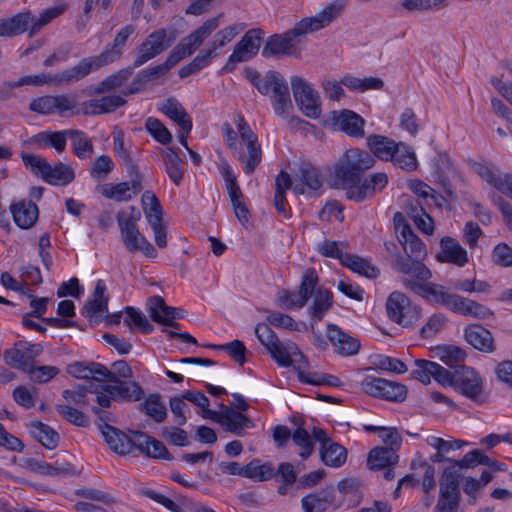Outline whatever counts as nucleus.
<instances>
[{"instance_id":"f257e3e1","label":"nucleus","mask_w":512,"mask_h":512,"mask_svg":"<svg viewBox=\"0 0 512 512\" xmlns=\"http://www.w3.org/2000/svg\"><path fill=\"white\" fill-rule=\"evenodd\" d=\"M376 163L373 156L359 148L347 149L334 163L332 180L334 187L346 190V198L360 203L381 192L388 184V176L384 172L364 177Z\"/></svg>"},{"instance_id":"f03ea898","label":"nucleus","mask_w":512,"mask_h":512,"mask_svg":"<svg viewBox=\"0 0 512 512\" xmlns=\"http://www.w3.org/2000/svg\"><path fill=\"white\" fill-rule=\"evenodd\" d=\"M394 221L395 228L400 233L398 241L403 247L407 257L396 254L392 263V268L401 274L409 275L419 281L430 280L432 278V272L423 263L427 256L426 245L414 233L400 212H397L394 215Z\"/></svg>"},{"instance_id":"7ed1b4c3","label":"nucleus","mask_w":512,"mask_h":512,"mask_svg":"<svg viewBox=\"0 0 512 512\" xmlns=\"http://www.w3.org/2000/svg\"><path fill=\"white\" fill-rule=\"evenodd\" d=\"M243 76L261 94L270 96L276 115L284 117L293 108L287 81L276 70H269L264 75L251 67L243 70Z\"/></svg>"},{"instance_id":"20e7f679","label":"nucleus","mask_w":512,"mask_h":512,"mask_svg":"<svg viewBox=\"0 0 512 512\" xmlns=\"http://www.w3.org/2000/svg\"><path fill=\"white\" fill-rule=\"evenodd\" d=\"M130 215L125 211H120L116 215L117 223L120 229L121 240L130 253L142 252L147 258H155L157 250L139 231L136 221L140 218V212L136 207L130 206Z\"/></svg>"},{"instance_id":"39448f33","label":"nucleus","mask_w":512,"mask_h":512,"mask_svg":"<svg viewBox=\"0 0 512 512\" xmlns=\"http://www.w3.org/2000/svg\"><path fill=\"white\" fill-rule=\"evenodd\" d=\"M20 157L32 174L50 185L66 186L75 179L74 170L67 164L58 162L52 166L44 157L25 152H21Z\"/></svg>"},{"instance_id":"423d86ee","label":"nucleus","mask_w":512,"mask_h":512,"mask_svg":"<svg viewBox=\"0 0 512 512\" xmlns=\"http://www.w3.org/2000/svg\"><path fill=\"white\" fill-rule=\"evenodd\" d=\"M402 285L411 292L419 295L429 303L440 305L446 309L454 312L460 295L451 293L443 285L426 281H419L416 279L403 278Z\"/></svg>"},{"instance_id":"0eeeda50","label":"nucleus","mask_w":512,"mask_h":512,"mask_svg":"<svg viewBox=\"0 0 512 512\" xmlns=\"http://www.w3.org/2000/svg\"><path fill=\"white\" fill-rule=\"evenodd\" d=\"M134 32L135 27L133 25L124 26L116 34L113 43L108 44L99 55L83 58L80 61V64L85 75L87 76L92 71L98 70L119 60L123 54V48L126 45L127 39Z\"/></svg>"},{"instance_id":"6e6552de","label":"nucleus","mask_w":512,"mask_h":512,"mask_svg":"<svg viewBox=\"0 0 512 512\" xmlns=\"http://www.w3.org/2000/svg\"><path fill=\"white\" fill-rule=\"evenodd\" d=\"M222 15L206 20L201 26L194 30L177 44L165 60L172 69L182 59L192 55L208 36L218 28L219 19Z\"/></svg>"},{"instance_id":"1a4fd4ad","label":"nucleus","mask_w":512,"mask_h":512,"mask_svg":"<svg viewBox=\"0 0 512 512\" xmlns=\"http://www.w3.org/2000/svg\"><path fill=\"white\" fill-rule=\"evenodd\" d=\"M386 311L389 319L402 327L415 325L422 316L420 306L413 304L402 292H392L386 301Z\"/></svg>"},{"instance_id":"9d476101","label":"nucleus","mask_w":512,"mask_h":512,"mask_svg":"<svg viewBox=\"0 0 512 512\" xmlns=\"http://www.w3.org/2000/svg\"><path fill=\"white\" fill-rule=\"evenodd\" d=\"M361 389L369 396L396 403L405 401L408 393L404 384L373 376L362 380Z\"/></svg>"},{"instance_id":"9b49d317","label":"nucleus","mask_w":512,"mask_h":512,"mask_svg":"<svg viewBox=\"0 0 512 512\" xmlns=\"http://www.w3.org/2000/svg\"><path fill=\"white\" fill-rule=\"evenodd\" d=\"M175 36H168L166 29L160 28L150 33L137 47L133 67L138 68L166 51L174 42Z\"/></svg>"},{"instance_id":"f8f14e48","label":"nucleus","mask_w":512,"mask_h":512,"mask_svg":"<svg viewBox=\"0 0 512 512\" xmlns=\"http://www.w3.org/2000/svg\"><path fill=\"white\" fill-rule=\"evenodd\" d=\"M453 388L475 404L481 405L487 400L480 375L474 369L467 366H461L456 369Z\"/></svg>"},{"instance_id":"ddd939ff","label":"nucleus","mask_w":512,"mask_h":512,"mask_svg":"<svg viewBox=\"0 0 512 512\" xmlns=\"http://www.w3.org/2000/svg\"><path fill=\"white\" fill-rule=\"evenodd\" d=\"M295 102L302 113L317 119L321 115L320 97L310 84L299 76L290 79Z\"/></svg>"},{"instance_id":"4468645a","label":"nucleus","mask_w":512,"mask_h":512,"mask_svg":"<svg viewBox=\"0 0 512 512\" xmlns=\"http://www.w3.org/2000/svg\"><path fill=\"white\" fill-rule=\"evenodd\" d=\"M305 34H307V32H300L298 30L297 22L292 29L285 33L273 34L268 37L261 54L266 59L294 55L297 50L294 39Z\"/></svg>"},{"instance_id":"2eb2a0df","label":"nucleus","mask_w":512,"mask_h":512,"mask_svg":"<svg viewBox=\"0 0 512 512\" xmlns=\"http://www.w3.org/2000/svg\"><path fill=\"white\" fill-rule=\"evenodd\" d=\"M86 77L85 72L80 64V62L74 67L64 70L59 74L52 75L50 73H41L38 75H26L22 76L18 81H16V85L24 86V85H33V86H43L45 84H70L73 82H77Z\"/></svg>"},{"instance_id":"dca6fc26","label":"nucleus","mask_w":512,"mask_h":512,"mask_svg":"<svg viewBox=\"0 0 512 512\" xmlns=\"http://www.w3.org/2000/svg\"><path fill=\"white\" fill-rule=\"evenodd\" d=\"M347 1L333 0L313 17H306L298 22L300 32H315L330 25L343 12Z\"/></svg>"},{"instance_id":"f3484780","label":"nucleus","mask_w":512,"mask_h":512,"mask_svg":"<svg viewBox=\"0 0 512 512\" xmlns=\"http://www.w3.org/2000/svg\"><path fill=\"white\" fill-rule=\"evenodd\" d=\"M330 120L332 125L352 138H363L365 136V119L358 113L343 109L332 111Z\"/></svg>"},{"instance_id":"a211bd4d","label":"nucleus","mask_w":512,"mask_h":512,"mask_svg":"<svg viewBox=\"0 0 512 512\" xmlns=\"http://www.w3.org/2000/svg\"><path fill=\"white\" fill-rule=\"evenodd\" d=\"M129 177L130 181L103 185L101 187L102 196L117 202L131 200L143 190V175Z\"/></svg>"},{"instance_id":"6ab92c4d","label":"nucleus","mask_w":512,"mask_h":512,"mask_svg":"<svg viewBox=\"0 0 512 512\" xmlns=\"http://www.w3.org/2000/svg\"><path fill=\"white\" fill-rule=\"evenodd\" d=\"M106 284L102 279L96 282L94 291L83 308L82 315L90 323L99 324L102 321L103 314L108 311V297L105 296Z\"/></svg>"},{"instance_id":"aec40b11","label":"nucleus","mask_w":512,"mask_h":512,"mask_svg":"<svg viewBox=\"0 0 512 512\" xmlns=\"http://www.w3.org/2000/svg\"><path fill=\"white\" fill-rule=\"evenodd\" d=\"M220 408L222 410L221 413L216 411H208L209 419L214 420L219 423L225 429L235 435H242L243 428L248 427L251 423L250 419L242 414L241 412L235 411L229 406L220 404Z\"/></svg>"},{"instance_id":"412c9836","label":"nucleus","mask_w":512,"mask_h":512,"mask_svg":"<svg viewBox=\"0 0 512 512\" xmlns=\"http://www.w3.org/2000/svg\"><path fill=\"white\" fill-rule=\"evenodd\" d=\"M440 263L453 264L457 267H464L469 262L468 253L461 246L459 241L450 236L440 240V251L435 256Z\"/></svg>"},{"instance_id":"4be33fe9","label":"nucleus","mask_w":512,"mask_h":512,"mask_svg":"<svg viewBox=\"0 0 512 512\" xmlns=\"http://www.w3.org/2000/svg\"><path fill=\"white\" fill-rule=\"evenodd\" d=\"M298 176L301 184H296L293 187L295 194L319 195L318 191L323 186V178L318 167L310 163H303L299 168Z\"/></svg>"},{"instance_id":"5701e85b","label":"nucleus","mask_w":512,"mask_h":512,"mask_svg":"<svg viewBox=\"0 0 512 512\" xmlns=\"http://www.w3.org/2000/svg\"><path fill=\"white\" fill-rule=\"evenodd\" d=\"M327 337L335 351L341 356H353L360 350V341L344 332L336 324L327 325Z\"/></svg>"},{"instance_id":"b1692460","label":"nucleus","mask_w":512,"mask_h":512,"mask_svg":"<svg viewBox=\"0 0 512 512\" xmlns=\"http://www.w3.org/2000/svg\"><path fill=\"white\" fill-rule=\"evenodd\" d=\"M134 444L137 450L149 458L167 461H171L173 459L166 446L160 440L149 436L145 432H134Z\"/></svg>"},{"instance_id":"393cba45","label":"nucleus","mask_w":512,"mask_h":512,"mask_svg":"<svg viewBox=\"0 0 512 512\" xmlns=\"http://www.w3.org/2000/svg\"><path fill=\"white\" fill-rule=\"evenodd\" d=\"M264 31L261 28L248 30L241 40L234 46L235 56L241 57L244 62L253 59L259 52Z\"/></svg>"},{"instance_id":"a878e982","label":"nucleus","mask_w":512,"mask_h":512,"mask_svg":"<svg viewBox=\"0 0 512 512\" xmlns=\"http://www.w3.org/2000/svg\"><path fill=\"white\" fill-rule=\"evenodd\" d=\"M10 211L15 224L21 229L32 228L39 216L38 206L31 200H21L10 205Z\"/></svg>"},{"instance_id":"bb28decb","label":"nucleus","mask_w":512,"mask_h":512,"mask_svg":"<svg viewBox=\"0 0 512 512\" xmlns=\"http://www.w3.org/2000/svg\"><path fill=\"white\" fill-rule=\"evenodd\" d=\"M100 431L110 449L117 454H128L131 452L132 448L135 447L134 438H130L121 430L110 424L100 425Z\"/></svg>"},{"instance_id":"cd10ccee","label":"nucleus","mask_w":512,"mask_h":512,"mask_svg":"<svg viewBox=\"0 0 512 512\" xmlns=\"http://www.w3.org/2000/svg\"><path fill=\"white\" fill-rule=\"evenodd\" d=\"M67 138L68 130L42 131L24 141L23 146L34 144L39 149L50 147L54 148L58 153H62L66 149Z\"/></svg>"},{"instance_id":"c85d7f7f","label":"nucleus","mask_w":512,"mask_h":512,"mask_svg":"<svg viewBox=\"0 0 512 512\" xmlns=\"http://www.w3.org/2000/svg\"><path fill=\"white\" fill-rule=\"evenodd\" d=\"M475 170L489 185L500 193L512 197V174L499 175L492 166L481 163L475 165Z\"/></svg>"},{"instance_id":"c756f323","label":"nucleus","mask_w":512,"mask_h":512,"mask_svg":"<svg viewBox=\"0 0 512 512\" xmlns=\"http://www.w3.org/2000/svg\"><path fill=\"white\" fill-rule=\"evenodd\" d=\"M34 16L30 11L20 12L10 18L0 19V37H12L30 30Z\"/></svg>"},{"instance_id":"7c9ffc66","label":"nucleus","mask_w":512,"mask_h":512,"mask_svg":"<svg viewBox=\"0 0 512 512\" xmlns=\"http://www.w3.org/2000/svg\"><path fill=\"white\" fill-rule=\"evenodd\" d=\"M366 144L374 159L389 161L397 150L398 142L384 135L371 134L366 138Z\"/></svg>"},{"instance_id":"2f4dec72","label":"nucleus","mask_w":512,"mask_h":512,"mask_svg":"<svg viewBox=\"0 0 512 512\" xmlns=\"http://www.w3.org/2000/svg\"><path fill=\"white\" fill-rule=\"evenodd\" d=\"M466 341L475 349L491 353L495 350L492 333L481 325H469L465 328Z\"/></svg>"},{"instance_id":"473e14b6","label":"nucleus","mask_w":512,"mask_h":512,"mask_svg":"<svg viewBox=\"0 0 512 512\" xmlns=\"http://www.w3.org/2000/svg\"><path fill=\"white\" fill-rule=\"evenodd\" d=\"M268 352L281 367H294L296 360H301V355H304L294 342L283 343L280 339Z\"/></svg>"},{"instance_id":"72a5a7b5","label":"nucleus","mask_w":512,"mask_h":512,"mask_svg":"<svg viewBox=\"0 0 512 512\" xmlns=\"http://www.w3.org/2000/svg\"><path fill=\"white\" fill-rule=\"evenodd\" d=\"M159 111L177 123L180 130L191 132L193 127L192 120L176 98L170 97L166 99L159 107Z\"/></svg>"},{"instance_id":"f704fd0d","label":"nucleus","mask_w":512,"mask_h":512,"mask_svg":"<svg viewBox=\"0 0 512 512\" xmlns=\"http://www.w3.org/2000/svg\"><path fill=\"white\" fill-rule=\"evenodd\" d=\"M105 384L104 390L114 395L117 400L138 401L144 395L141 386L135 381L120 380Z\"/></svg>"},{"instance_id":"c9c22d12","label":"nucleus","mask_w":512,"mask_h":512,"mask_svg":"<svg viewBox=\"0 0 512 512\" xmlns=\"http://www.w3.org/2000/svg\"><path fill=\"white\" fill-rule=\"evenodd\" d=\"M26 467L37 474L53 477L70 475L74 472V467L69 462H59L58 460L54 463H47L37 459H27Z\"/></svg>"},{"instance_id":"e433bc0d","label":"nucleus","mask_w":512,"mask_h":512,"mask_svg":"<svg viewBox=\"0 0 512 512\" xmlns=\"http://www.w3.org/2000/svg\"><path fill=\"white\" fill-rule=\"evenodd\" d=\"M165 171L168 174L170 180L179 186L182 183L186 163L179 157L178 153L173 148L163 149L161 152Z\"/></svg>"},{"instance_id":"4c0bfd02","label":"nucleus","mask_w":512,"mask_h":512,"mask_svg":"<svg viewBox=\"0 0 512 512\" xmlns=\"http://www.w3.org/2000/svg\"><path fill=\"white\" fill-rule=\"evenodd\" d=\"M67 372L75 378L97 381H102V375H109V369L106 366L95 362L71 363L67 367Z\"/></svg>"},{"instance_id":"58836bf2","label":"nucleus","mask_w":512,"mask_h":512,"mask_svg":"<svg viewBox=\"0 0 512 512\" xmlns=\"http://www.w3.org/2000/svg\"><path fill=\"white\" fill-rule=\"evenodd\" d=\"M31 436L41 443L48 450H53L58 446L60 437L57 431L41 421H32L28 424Z\"/></svg>"},{"instance_id":"ea45409f","label":"nucleus","mask_w":512,"mask_h":512,"mask_svg":"<svg viewBox=\"0 0 512 512\" xmlns=\"http://www.w3.org/2000/svg\"><path fill=\"white\" fill-rule=\"evenodd\" d=\"M398 461L399 456L395 449L375 447L368 454L367 465L371 470H381L388 466H395Z\"/></svg>"},{"instance_id":"a19ab883","label":"nucleus","mask_w":512,"mask_h":512,"mask_svg":"<svg viewBox=\"0 0 512 512\" xmlns=\"http://www.w3.org/2000/svg\"><path fill=\"white\" fill-rule=\"evenodd\" d=\"M318 281L319 279L315 269L309 268L304 272L299 290L295 294V296H297V300L294 304L297 305V308H302L306 305L308 300L314 294Z\"/></svg>"},{"instance_id":"79ce46f5","label":"nucleus","mask_w":512,"mask_h":512,"mask_svg":"<svg viewBox=\"0 0 512 512\" xmlns=\"http://www.w3.org/2000/svg\"><path fill=\"white\" fill-rule=\"evenodd\" d=\"M68 138L71 140L73 153L79 159H87L94 153L91 138L82 130L68 129Z\"/></svg>"},{"instance_id":"37998d69","label":"nucleus","mask_w":512,"mask_h":512,"mask_svg":"<svg viewBox=\"0 0 512 512\" xmlns=\"http://www.w3.org/2000/svg\"><path fill=\"white\" fill-rule=\"evenodd\" d=\"M389 161H392L394 166L407 172L415 171L418 167L413 148L404 142H398L397 150H395L393 158Z\"/></svg>"},{"instance_id":"c03bdc74","label":"nucleus","mask_w":512,"mask_h":512,"mask_svg":"<svg viewBox=\"0 0 512 512\" xmlns=\"http://www.w3.org/2000/svg\"><path fill=\"white\" fill-rule=\"evenodd\" d=\"M148 312L152 321L165 325L173 320V307L166 305L163 297L154 295L148 299Z\"/></svg>"},{"instance_id":"a18cd8bd","label":"nucleus","mask_w":512,"mask_h":512,"mask_svg":"<svg viewBox=\"0 0 512 512\" xmlns=\"http://www.w3.org/2000/svg\"><path fill=\"white\" fill-rule=\"evenodd\" d=\"M454 313L466 317H473L476 319H487L493 314L492 311L485 305L469 298H465L461 295L460 300H458L455 307Z\"/></svg>"},{"instance_id":"49530a36","label":"nucleus","mask_w":512,"mask_h":512,"mask_svg":"<svg viewBox=\"0 0 512 512\" xmlns=\"http://www.w3.org/2000/svg\"><path fill=\"white\" fill-rule=\"evenodd\" d=\"M322 462L329 467L342 466L347 458V450L340 444L333 441H326L320 450Z\"/></svg>"},{"instance_id":"de8ad7c7","label":"nucleus","mask_w":512,"mask_h":512,"mask_svg":"<svg viewBox=\"0 0 512 512\" xmlns=\"http://www.w3.org/2000/svg\"><path fill=\"white\" fill-rule=\"evenodd\" d=\"M459 478L460 474L458 473L454 465L452 467H446L443 470L440 479L439 497L460 498L461 495L459 489Z\"/></svg>"},{"instance_id":"09e8293b","label":"nucleus","mask_w":512,"mask_h":512,"mask_svg":"<svg viewBox=\"0 0 512 512\" xmlns=\"http://www.w3.org/2000/svg\"><path fill=\"white\" fill-rule=\"evenodd\" d=\"M134 69L132 65L107 76L94 88V92L104 94L121 87L132 76Z\"/></svg>"},{"instance_id":"8fccbe9b","label":"nucleus","mask_w":512,"mask_h":512,"mask_svg":"<svg viewBox=\"0 0 512 512\" xmlns=\"http://www.w3.org/2000/svg\"><path fill=\"white\" fill-rule=\"evenodd\" d=\"M341 265L370 279L378 277L380 273L379 269L374 267L368 260L350 253L344 256Z\"/></svg>"},{"instance_id":"3c124183","label":"nucleus","mask_w":512,"mask_h":512,"mask_svg":"<svg viewBox=\"0 0 512 512\" xmlns=\"http://www.w3.org/2000/svg\"><path fill=\"white\" fill-rule=\"evenodd\" d=\"M141 202L149 225L163 223L162 206L153 192L149 190L145 191L142 194Z\"/></svg>"},{"instance_id":"603ef678","label":"nucleus","mask_w":512,"mask_h":512,"mask_svg":"<svg viewBox=\"0 0 512 512\" xmlns=\"http://www.w3.org/2000/svg\"><path fill=\"white\" fill-rule=\"evenodd\" d=\"M333 294L325 288L317 289L312 305L309 307L311 317L316 321H321L325 313L332 307Z\"/></svg>"},{"instance_id":"864d4df0","label":"nucleus","mask_w":512,"mask_h":512,"mask_svg":"<svg viewBox=\"0 0 512 512\" xmlns=\"http://www.w3.org/2000/svg\"><path fill=\"white\" fill-rule=\"evenodd\" d=\"M275 475L272 465L268 462L261 463L258 459H253L244 466V477L257 482H263L273 478Z\"/></svg>"},{"instance_id":"5fc2aeb1","label":"nucleus","mask_w":512,"mask_h":512,"mask_svg":"<svg viewBox=\"0 0 512 512\" xmlns=\"http://www.w3.org/2000/svg\"><path fill=\"white\" fill-rule=\"evenodd\" d=\"M247 154L239 155V161L243 164V170L247 175L252 174L262 160V149L258 140L246 143Z\"/></svg>"},{"instance_id":"6e6d98bb","label":"nucleus","mask_w":512,"mask_h":512,"mask_svg":"<svg viewBox=\"0 0 512 512\" xmlns=\"http://www.w3.org/2000/svg\"><path fill=\"white\" fill-rule=\"evenodd\" d=\"M437 356L446 365L457 369L464 366L462 363L465 360L466 352L461 348L453 345H444L436 348Z\"/></svg>"},{"instance_id":"4d7b16f0","label":"nucleus","mask_w":512,"mask_h":512,"mask_svg":"<svg viewBox=\"0 0 512 512\" xmlns=\"http://www.w3.org/2000/svg\"><path fill=\"white\" fill-rule=\"evenodd\" d=\"M408 215L425 234L431 235L434 232L433 219L425 212L419 201L410 204Z\"/></svg>"},{"instance_id":"13d9d810","label":"nucleus","mask_w":512,"mask_h":512,"mask_svg":"<svg viewBox=\"0 0 512 512\" xmlns=\"http://www.w3.org/2000/svg\"><path fill=\"white\" fill-rule=\"evenodd\" d=\"M332 502V495L328 492L312 493L301 500L304 512H324Z\"/></svg>"},{"instance_id":"bf43d9fd","label":"nucleus","mask_w":512,"mask_h":512,"mask_svg":"<svg viewBox=\"0 0 512 512\" xmlns=\"http://www.w3.org/2000/svg\"><path fill=\"white\" fill-rule=\"evenodd\" d=\"M160 397L158 393L150 394L141 404L144 413L157 423L163 422L167 417L166 407L161 403Z\"/></svg>"},{"instance_id":"052dcab7","label":"nucleus","mask_w":512,"mask_h":512,"mask_svg":"<svg viewBox=\"0 0 512 512\" xmlns=\"http://www.w3.org/2000/svg\"><path fill=\"white\" fill-rule=\"evenodd\" d=\"M309 362L305 355H301V360H296L294 369L297 372L298 380L301 383L310 384L314 386L322 385V376L324 372L308 371Z\"/></svg>"},{"instance_id":"680f3d73","label":"nucleus","mask_w":512,"mask_h":512,"mask_svg":"<svg viewBox=\"0 0 512 512\" xmlns=\"http://www.w3.org/2000/svg\"><path fill=\"white\" fill-rule=\"evenodd\" d=\"M126 317L124 322L129 327H137L143 334H150L154 331V326L148 321L146 316L134 307L125 308Z\"/></svg>"},{"instance_id":"e2e57ef3","label":"nucleus","mask_w":512,"mask_h":512,"mask_svg":"<svg viewBox=\"0 0 512 512\" xmlns=\"http://www.w3.org/2000/svg\"><path fill=\"white\" fill-rule=\"evenodd\" d=\"M245 27V23H237L219 30L215 34L214 39L210 44V47L213 48L215 51L218 48L224 47L225 45L230 43L241 31H243Z\"/></svg>"},{"instance_id":"0e129e2a","label":"nucleus","mask_w":512,"mask_h":512,"mask_svg":"<svg viewBox=\"0 0 512 512\" xmlns=\"http://www.w3.org/2000/svg\"><path fill=\"white\" fill-rule=\"evenodd\" d=\"M147 132L160 144L168 145L172 142L171 132L163 123L154 117H149L145 122Z\"/></svg>"},{"instance_id":"69168bd1","label":"nucleus","mask_w":512,"mask_h":512,"mask_svg":"<svg viewBox=\"0 0 512 512\" xmlns=\"http://www.w3.org/2000/svg\"><path fill=\"white\" fill-rule=\"evenodd\" d=\"M57 412L64 420L78 427H88L90 424L89 418L80 410L69 405L57 404Z\"/></svg>"},{"instance_id":"338daca9","label":"nucleus","mask_w":512,"mask_h":512,"mask_svg":"<svg viewBox=\"0 0 512 512\" xmlns=\"http://www.w3.org/2000/svg\"><path fill=\"white\" fill-rule=\"evenodd\" d=\"M94 383L89 382V385L77 386L75 389H66L62 392V397L68 402L73 403L79 407H86L89 404L87 393L93 392Z\"/></svg>"},{"instance_id":"774afa93","label":"nucleus","mask_w":512,"mask_h":512,"mask_svg":"<svg viewBox=\"0 0 512 512\" xmlns=\"http://www.w3.org/2000/svg\"><path fill=\"white\" fill-rule=\"evenodd\" d=\"M292 440L301 449L299 455L302 459H307L314 451L313 439L306 429L302 427L295 429Z\"/></svg>"}]
</instances>
